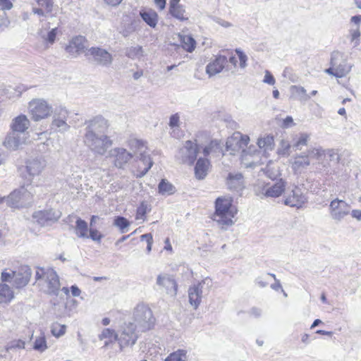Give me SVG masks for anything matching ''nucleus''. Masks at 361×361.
<instances>
[{
    "label": "nucleus",
    "mask_w": 361,
    "mask_h": 361,
    "mask_svg": "<svg viewBox=\"0 0 361 361\" xmlns=\"http://www.w3.org/2000/svg\"><path fill=\"white\" fill-rule=\"evenodd\" d=\"M84 145L94 154L104 155L113 145L108 135L109 124L102 116H96L85 121Z\"/></svg>",
    "instance_id": "1"
},
{
    "label": "nucleus",
    "mask_w": 361,
    "mask_h": 361,
    "mask_svg": "<svg viewBox=\"0 0 361 361\" xmlns=\"http://www.w3.org/2000/svg\"><path fill=\"white\" fill-rule=\"evenodd\" d=\"M232 202V198L228 196L219 197L215 201L213 220L222 228H226L234 224L233 219L237 213V209Z\"/></svg>",
    "instance_id": "2"
},
{
    "label": "nucleus",
    "mask_w": 361,
    "mask_h": 361,
    "mask_svg": "<svg viewBox=\"0 0 361 361\" xmlns=\"http://www.w3.org/2000/svg\"><path fill=\"white\" fill-rule=\"evenodd\" d=\"M47 167L46 159L40 156L30 157L24 161V165L18 167L19 176L27 186L32 185L35 178L42 175Z\"/></svg>",
    "instance_id": "3"
},
{
    "label": "nucleus",
    "mask_w": 361,
    "mask_h": 361,
    "mask_svg": "<svg viewBox=\"0 0 361 361\" xmlns=\"http://www.w3.org/2000/svg\"><path fill=\"white\" fill-rule=\"evenodd\" d=\"M35 279L42 291L49 295L59 294L61 284L59 277L54 269L38 267L36 270Z\"/></svg>",
    "instance_id": "4"
},
{
    "label": "nucleus",
    "mask_w": 361,
    "mask_h": 361,
    "mask_svg": "<svg viewBox=\"0 0 361 361\" xmlns=\"http://www.w3.org/2000/svg\"><path fill=\"white\" fill-rule=\"evenodd\" d=\"M330 66L325 70V73L337 78L345 77L353 66V64L348 62L347 55L338 51L331 53Z\"/></svg>",
    "instance_id": "5"
},
{
    "label": "nucleus",
    "mask_w": 361,
    "mask_h": 361,
    "mask_svg": "<svg viewBox=\"0 0 361 361\" xmlns=\"http://www.w3.org/2000/svg\"><path fill=\"white\" fill-rule=\"evenodd\" d=\"M133 323L137 331L145 332L151 329L154 324V318L150 308L144 304L137 305L133 312Z\"/></svg>",
    "instance_id": "6"
},
{
    "label": "nucleus",
    "mask_w": 361,
    "mask_h": 361,
    "mask_svg": "<svg viewBox=\"0 0 361 361\" xmlns=\"http://www.w3.org/2000/svg\"><path fill=\"white\" fill-rule=\"evenodd\" d=\"M128 146L134 156H137L140 161L145 166L144 169L137 175L138 177L144 176L153 165L151 158L146 154L147 147L145 143L140 140L133 138L128 141Z\"/></svg>",
    "instance_id": "7"
},
{
    "label": "nucleus",
    "mask_w": 361,
    "mask_h": 361,
    "mask_svg": "<svg viewBox=\"0 0 361 361\" xmlns=\"http://www.w3.org/2000/svg\"><path fill=\"white\" fill-rule=\"evenodd\" d=\"M26 185L14 190L5 200L8 206L14 209L28 207L32 202V195L25 188Z\"/></svg>",
    "instance_id": "8"
},
{
    "label": "nucleus",
    "mask_w": 361,
    "mask_h": 361,
    "mask_svg": "<svg viewBox=\"0 0 361 361\" xmlns=\"http://www.w3.org/2000/svg\"><path fill=\"white\" fill-rule=\"evenodd\" d=\"M212 286V279L206 278L190 287L188 289L189 302L194 309H197L199 307L202 302L203 294L208 293Z\"/></svg>",
    "instance_id": "9"
},
{
    "label": "nucleus",
    "mask_w": 361,
    "mask_h": 361,
    "mask_svg": "<svg viewBox=\"0 0 361 361\" xmlns=\"http://www.w3.org/2000/svg\"><path fill=\"white\" fill-rule=\"evenodd\" d=\"M212 286V279L206 278L190 287L188 289L189 302L194 309H197L199 307L202 302L203 294L208 293Z\"/></svg>",
    "instance_id": "10"
},
{
    "label": "nucleus",
    "mask_w": 361,
    "mask_h": 361,
    "mask_svg": "<svg viewBox=\"0 0 361 361\" xmlns=\"http://www.w3.org/2000/svg\"><path fill=\"white\" fill-rule=\"evenodd\" d=\"M212 286V279L206 278L190 287L188 289L189 302L194 309H197L199 307L202 302L203 294L208 293Z\"/></svg>",
    "instance_id": "11"
},
{
    "label": "nucleus",
    "mask_w": 361,
    "mask_h": 361,
    "mask_svg": "<svg viewBox=\"0 0 361 361\" xmlns=\"http://www.w3.org/2000/svg\"><path fill=\"white\" fill-rule=\"evenodd\" d=\"M28 111L34 121H39L49 116L52 106L42 99H34L28 104Z\"/></svg>",
    "instance_id": "12"
},
{
    "label": "nucleus",
    "mask_w": 361,
    "mask_h": 361,
    "mask_svg": "<svg viewBox=\"0 0 361 361\" xmlns=\"http://www.w3.org/2000/svg\"><path fill=\"white\" fill-rule=\"evenodd\" d=\"M137 326L132 322H126L121 327L120 334H118V342L120 350L123 348L132 346L137 340L138 333Z\"/></svg>",
    "instance_id": "13"
},
{
    "label": "nucleus",
    "mask_w": 361,
    "mask_h": 361,
    "mask_svg": "<svg viewBox=\"0 0 361 361\" xmlns=\"http://www.w3.org/2000/svg\"><path fill=\"white\" fill-rule=\"evenodd\" d=\"M85 56L99 66L109 67L113 62V56L107 50L99 47L88 49Z\"/></svg>",
    "instance_id": "14"
},
{
    "label": "nucleus",
    "mask_w": 361,
    "mask_h": 361,
    "mask_svg": "<svg viewBox=\"0 0 361 361\" xmlns=\"http://www.w3.org/2000/svg\"><path fill=\"white\" fill-rule=\"evenodd\" d=\"M350 205L343 200L335 198L331 201L329 212L332 220L338 223L350 213Z\"/></svg>",
    "instance_id": "15"
},
{
    "label": "nucleus",
    "mask_w": 361,
    "mask_h": 361,
    "mask_svg": "<svg viewBox=\"0 0 361 361\" xmlns=\"http://www.w3.org/2000/svg\"><path fill=\"white\" fill-rule=\"evenodd\" d=\"M307 197L298 186L288 190L284 195V204L291 207L301 208L307 202Z\"/></svg>",
    "instance_id": "16"
},
{
    "label": "nucleus",
    "mask_w": 361,
    "mask_h": 361,
    "mask_svg": "<svg viewBox=\"0 0 361 361\" xmlns=\"http://www.w3.org/2000/svg\"><path fill=\"white\" fill-rule=\"evenodd\" d=\"M198 152V145L191 140H188L179 149L176 157L180 162L192 165L197 158Z\"/></svg>",
    "instance_id": "17"
},
{
    "label": "nucleus",
    "mask_w": 361,
    "mask_h": 361,
    "mask_svg": "<svg viewBox=\"0 0 361 361\" xmlns=\"http://www.w3.org/2000/svg\"><path fill=\"white\" fill-rule=\"evenodd\" d=\"M156 285L158 290L172 297L177 295L178 285L174 278L168 274H160L157 277Z\"/></svg>",
    "instance_id": "18"
},
{
    "label": "nucleus",
    "mask_w": 361,
    "mask_h": 361,
    "mask_svg": "<svg viewBox=\"0 0 361 361\" xmlns=\"http://www.w3.org/2000/svg\"><path fill=\"white\" fill-rule=\"evenodd\" d=\"M61 212L53 209L36 211L32 214L33 219L40 226H49L59 220Z\"/></svg>",
    "instance_id": "19"
},
{
    "label": "nucleus",
    "mask_w": 361,
    "mask_h": 361,
    "mask_svg": "<svg viewBox=\"0 0 361 361\" xmlns=\"http://www.w3.org/2000/svg\"><path fill=\"white\" fill-rule=\"evenodd\" d=\"M250 142L249 136L242 135L240 133H235L233 135L228 138L226 141V149L231 151V154H234L240 150L245 149Z\"/></svg>",
    "instance_id": "20"
},
{
    "label": "nucleus",
    "mask_w": 361,
    "mask_h": 361,
    "mask_svg": "<svg viewBox=\"0 0 361 361\" xmlns=\"http://www.w3.org/2000/svg\"><path fill=\"white\" fill-rule=\"evenodd\" d=\"M68 111L63 108L56 109L51 122V128L60 133H65L70 129V126L66 123Z\"/></svg>",
    "instance_id": "21"
},
{
    "label": "nucleus",
    "mask_w": 361,
    "mask_h": 361,
    "mask_svg": "<svg viewBox=\"0 0 361 361\" xmlns=\"http://www.w3.org/2000/svg\"><path fill=\"white\" fill-rule=\"evenodd\" d=\"M87 50V40L84 37L80 35L73 38L66 47V52L73 57H76L82 53L85 54Z\"/></svg>",
    "instance_id": "22"
},
{
    "label": "nucleus",
    "mask_w": 361,
    "mask_h": 361,
    "mask_svg": "<svg viewBox=\"0 0 361 361\" xmlns=\"http://www.w3.org/2000/svg\"><path fill=\"white\" fill-rule=\"evenodd\" d=\"M27 135L11 130L4 142V145L10 150H17L26 143Z\"/></svg>",
    "instance_id": "23"
},
{
    "label": "nucleus",
    "mask_w": 361,
    "mask_h": 361,
    "mask_svg": "<svg viewBox=\"0 0 361 361\" xmlns=\"http://www.w3.org/2000/svg\"><path fill=\"white\" fill-rule=\"evenodd\" d=\"M259 151H257L255 147H250L247 149H243L241 154L242 164L246 168H253L261 164L260 162Z\"/></svg>",
    "instance_id": "24"
},
{
    "label": "nucleus",
    "mask_w": 361,
    "mask_h": 361,
    "mask_svg": "<svg viewBox=\"0 0 361 361\" xmlns=\"http://www.w3.org/2000/svg\"><path fill=\"white\" fill-rule=\"evenodd\" d=\"M110 156L114 157V165L123 169L125 165L133 157L131 152L123 147H115L110 151Z\"/></svg>",
    "instance_id": "25"
},
{
    "label": "nucleus",
    "mask_w": 361,
    "mask_h": 361,
    "mask_svg": "<svg viewBox=\"0 0 361 361\" xmlns=\"http://www.w3.org/2000/svg\"><path fill=\"white\" fill-rule=\"evenodd\" d=\"M54 4L51 0H36L32 4V12L37 15L38 18H46L52 11Z\"/></svg>",
    "instance_id": "26"
},
{
    "label": "nucleus",
    "mask_w": 361,
    "mask_h": 361,
    "mask_svg": "<svg viewBox=\"0 0 361 361\" xmlns=\"http://www.w3.org/2000/svg\"><path fill=\"white\" fill-rule=\"evenodd\" d=\"M30 121L27 117L24 114H20L12 120L10 128L12 131L26 134L27 135V130L30 128Z\"/></svg>",
    "instance_id": "27"
},
{
    "label": "nucleus",
    "mask_w": 361,
    "mask_h": 361,
    "mask_svg": "<svg viewBox=\"0 0 361 361\" xmlns=\"http://www.w3.org/2000/svg\"><path fill=\"white\" fill-rule=\"evenodd\" d=\"M227 63V58L225 56L219 55L215 59L209 62L206 66V73L209 77H212L220 73Z\"/></svg>",
    "instance_id": "28"
},
{
    "label": "nucleus",
    "mask_w": 361,
    "mask_h": 361,
    "mask_svg": "<svg viewBox=\"0 0 361 361\" xmlns=\"http://www.w3.org/2000/svg\"><path fill=\"white\" fill-rule=\"evenodd\" d=\"M227 185L231 190L240 192L245 188L243 176L240 173H229L227 179Z\"/></svg>",
    "instance_id": "29"
},
{
    "label": "nucleus",
    "mask_w": 361,
    "mask_h": 361,
    "mask_svg": "<svg viewBox=\"0 0 361 361\" xmlns=\"http://www.w3.org/2000/svg\"><path fill=\"white\" fill-rule=\"evenodd\" d=\"M210 163L207 159L200 158L195 166V175L199 180L204 179L208 173Z\"/></svg>",
    "instance_id": "30"
},
{
    "label": "nucleus",
    "mask_w": 361,
    "mask_h": 361,
    "mask_svg": "<svg viewBox=\"0 0 361 361\" xmlns=\"http://www.w3.org/2000/svg\"><path fill=\"white\" fill-rule=\"evenodd\" d=\"M180 0H171L169 6V12L174 18L180 20H186L188 17L186 16L185 11L183 6L179 4Z\"/></svg>",
    "instance_id": "31"
},
{
    "label": "nucleus",
    "mask_w": 361,
    "mask_h": 361,
    "mask_svg": "<svg viewBox=\"0 0 361 361\" xmlns=\"http://www.w3.org/2000/svg\"><path fill=\"white\" fill-rule=\"evenodd\" d=\"M310 164L308 156L306 154L297 155L292 162V169L296 173H301Z\"/></svg>",
    "instance_id": "32"
},
{
    "label": "nucleus",
    "mask_w": 361,
    "mask_h": 361,
    "mask_svg": "<svg viewBox=\"0 0 361 361\" xmlns=\"http://www.w3.org/2000/svg\"><path fill=\"white\" fill-rule=\"evenodd\" d=\"M142 19L151 27H155L158 22V15L152 9L142 10L140 12Z\"/></svg>",
    "instance_id": "33"
},
{
    "label": "nucleus",
    "mask_w": 361,
    "mask_h": 361,
    "mask_svg": "<svg viewBox=\"0 0 361 361\" xmlns=\"http://www.w3.org/2000/svg\"><path fill=\"white\" fill-rule=\"evenodd\" d=\"M285 190V183L281 180L272 186L264 189V195L267 197H279Z\"/></svg>",
    "instance_id": "34"
},
{
    "label": "nucleus",
    "mask_w": 361,
    "mask_h": 361,
    "mask_svg": "<svg viewBox=\"0 0 361 361\" xmlns=\"http://www.w3.org/2000/svg\"><path fill=\"white\" fill-rule=\"evenodd\" d=\"M30 274V270L28 268H26L23 275L19 272H13V279L15 286L17 288L26 286L29 281Z\"/></svg>",
    "instance_id": "35"
},
{
    "label": "nucleus",
    "mask_w": 361,
    "mask_h": 361,
    "mask_svg": "<svg viewBox=\"0 0 361 361\" xmlns=\"http://www.w3.org/2000/svg\"><path fill=\"white\" fill-rule=\"evenodd\" d=\"M99 338L101 341L104 340V347L106 348L110 343L118 341V334L114 330L106 328L99 335Z\"/></svg>",
    "instance_id": "36"
},
{
    "label": "nucleus",
    "mask_w": 361,
    "mask_h": 361,
    "mask_svg": "<svg viewBox=\"0 0 361 361\" xmlns=\"http://www.w3.org/2000/svg\"><path fill=\"white\" fill-rule=\"evenodd\" d=\"M177 38L181 47L188 52H192L195 48V41L190 35L178 34Z\"/></svg>",
    "instance_id": "37"
},
{
    "label": "nucleus",
    "mask_w": 361,
    "mask_h": 361,
    "mask_svg": "<svg viewBox=\"0 0 361 361\" xmlns=\"http://www.w3.org/2000/svg\"><path fill=\"white\" fill-rule=\"evenodd\" d=\"M291 97L301 102H306L310 99V96L307 94L306 90L302 86L292 85L290 87Z\"/></svg>",
    "instance_id": "38"
},
{
    "label": "nucleus",
    "mask_w": 361,
    "mask_h": 361,
    "mask_svg": "<svg viewBox=\"0 0 361 361\" xmlns=\"http://www.w3.org/2000/svg\"><path fill=\"white\" fill-rule=\"evenodd\" d=\"M257 145L260 149H263L264 152L272 150L274 147V137L271 135H267L259 137Z\"/></svg>",
    "instance_id": "39"
},
{
    "label": "nucleus",
    "mask_w": 361,
    "mask_h": 361,
    "mask_svg": "<svg viewBox=\"0 0 361 361\" xmlns=\"http://www.w3.org/2000/svg\"><path fill=\"white\" fill-rule=\"evenodd\" d=\"M87 224L85 221L78 219L75 225V234L78 238H89Z\"/></svg>",
    "instance_id": "40"
},
{
    "label": "nucleus",
    "mask_w": 361,
    "mask_h": 361,
    "mask_svg": "<svg viewBox=\"0 0 361 361\" xmlns=\"http://www.w3.org/2000/svg\"><path fill=\"white\" fill-rule=\"evenodd\" d=\"M13 298V293L6 284H0V304L8 303Z\"/></svg>",
    "instance_id": "41"
},
{
    "label": "nucleus",
    "mask_w": 361,
    "mask_h": 361,
    "mask_svg": "<svg viewBox=\"0 0 361 361\" xmlns=\"http://www.w3.org/2000/svg\"><path fill=\"white\" fill-rule=\"evenodd\" d=\"M113 225L119 228L121 233H124L128 231V228L130 225V221L123 216H116Z\"/></svg>",
    "instance_id": "42"
},
{
    "label": "nucleus",
    "mask_w": 361,
    "mask_h": 361,
    "mask_svg": "<svg viewBox=\"0 0 361 361\" xmlns=\"http://www.w3.org/2000/svg\"><path fill=\"white\" fill-rule=\"evenodd\" d=\"M159 192L161 195H172L176 192L175 187L165 179H162L159 184Z\"/></svg>",
    "instance_id": "43"
},
{
    "label": "nucleus",
    "mask_w": 361,
    "mask_h": 361,
    "mask_svg": "<svg viewBox=\"0 0 361 361\" xmlns=\"http://www.w3.org/2000/svg\"><path fill=\"white\" fill-rule=\"evenodd\" d=\"M187 351L185 350L179 349L171 353L164 361H186Z\"/></svg>",
    "instance_id": "44"
},
{
    "label": "nucleus",
    "mask_w": 361,
    "mask_h": 361,
    "mask_svg": "<svg viewBox=\"0 0 361 361\" xmlns=\"http://www.w3.org/2000/svg\"><path fill=\"white\" fill-rule=\"evenodd\" d=\"M126 56L132 59H140L143 56V49L140 46L130 47L126 51Z\"/></svg>",
    "instance_id": "45"
},
{
    "label": "nucleus",
    "mask_w": 361,
    "mask_h": 361,
    "mask_svg": "<svg viewBox=\"0 0 361 361\" xmlns=\"http://www.w3.org/2000/svg\"><path fill=\"white\" fill-rule=\"evenodd\" d=\"M310 139V135L307 133H301L298 137V140L293 145V148L295 150H300L303 146L307 145V142Z\"/></svg>",
    "instance_id": "46"
},
{
    "label": "nucleus",
    "mask_w": 361,
    "mask_h": 361,
    "mask_svg": "<svg viewBox=\"0 0 361 361\" xmlns=\"http://www.w3.org/2000/svg\"><path fill=\"white\" fill-rule=\"evenodd\" d=\"M220 147L216 140H213L203 149V154L205 157L219 152Z\"/></svg>",
    "instance_id": "47"
},
{
    "label": "nucleus",
    "mask_w": 361,
    "mask_h": 361,
    "mask_svg": "<svg viewBox=\"0 0 361 361\" xmlns=\"http://www.w3.org/2000/svg\"><path fill=\"white\" fill-rule=\"evenodd\" d=\"M273 165H274V164L270 162L266 166L265 172L267 173V176L269 178H271L272 180H274V179H276L280 175V173H279L278 167H275Z\"/></svg>",
    "instance_id": "48"
},
{
    "label": "nucleus",
    "mask_w": 361,
    "mask_h": 361,
    "mask_svg": "<svg viewBox=\"0 0 361 361\" xmlns=\"http://www.w3.org/2000/svg\"><path fill=\"white\" fill-rule=\"evenodd\" d=\"M325 154V151L321 148H313L312 149H309L307 151V156H308V159L310 158L316 159L320 160L322 157Z\"/></svg>",
    "instance_id": "49"
},
{
    "label": "nucleus",
    "mask_w": 361,
    "mask_h": 361,
    "mask_svg": "<svg viewBox=\"0 0 361 361\" xmlns=\"http://www.w3.org/2000/svg\"><path fill=\"white\" fill-rule=\"evenodd\" d=\"M148 210L147 204L145 202H141L140 205L137 208L136 211V216L135 219L137 220L142 219L144 220V217L147 214Z\"/></svg>",
    "instance_id": "50"
},
{
    "label": "nucleus",
    "mask_w": 361,
    "mask_h": 361,
    "mask_svg": "<svg viewBox=\"0 0 361 361\" xmlns=\"http://www.w3.org/2000/svg\"><path fill=\"white\" fill-rule=\"evenodd\" d=\"M66 326L54 324L51 327V333L56 337H60L66 333Z\"/></svg>",
    "instance_id": "51"
},
{
    "label": "nucleus",
    "mask_w": 361,
    "mask_h": 361,
    "mask_svg": "<svg viewBox=\"0 0 361 361\" xmlns=\"http://www.w3.org/2000/svg\"><path fill=\"white\" fill-rule=\"evenodd\" d=\"M169 126L173 129L171 134L176 136V130L179 126V116L176 114L170 117Z\"/></svg>",
    "instance_id": "52"
},
{
    "label": "nucleus",
    "mask_w": 361,
    "mask_h": 361,
    "mask_svg": "<svg viewBox=\"0 0 361 361\" xmlns=\"http://www.w3.org/2000/svg\"><path fill=\"white\" fill-rule=\"evenodd\" d=\"M269 281V275L265 274L263 276H259L256 278L255 283L260 288H265L268 286Z\"/></svg>",
    "instance_id": "53"
},
{
    "label": "nucleus",
    "mask_w": 361,
    "mask_h": 361,
    "mask_svg": "<svg viewBox=\"0 0 361 361\" xmlns=\"http://www.w3.org/2000/svg\"><path fill=\"white\" fill-rule=\"evenodd\" d=\"M350 40L354 42V46H357L360 42V32L357 27L356 29H351L350 30Z\"/></svg>",
    "instance_id": "54"
},
{
    "label": "nucleus",
    "mask_w": 361,
    "mask_h": 361,
    "mask_svg": "<svg viewBox=\"0 0 361 361\" xmlns=\"http://www.w3.org/2000/svg\"><path fill=\"white\" fill-rule=\"evenodd\" d=\"M34 348L37 350L43 351L47 348L46 341L44 338H38L35 340Z\"/></svg>",
    "instance_id": "55"
},
{
    "label": "nucleus",
    "mask_w": 361,
    "mask_h": 361,
    "mask_svg": "<svg viewBox=\"0 0 361 361\" xmlns=\"http://www.w3.org/2000/svg\"><path fill=\"white\" fill-rule=\"evenodd\" d=\"M25 348V342L20 339L13 341L10 343L8 349H23Z\"/></svg>",
    "instance_id": "56"
},
{
    "label": "nucleus",
    "mask_w": 361,
    "mask_h": 361,
    "mask_svg": "<svg viewBox=\"0 0 361 361\" xmlns=\"http://www.w3.org/2000/svg\"><path fill=\"white\" fill-rule=\"evenodd\" d=\"M89 232V238L94 241L100 242L103 238V235L97 229L90 228Z\"/></svg>",
    "instance_id": "57"
},
{
    "label": "nucleus",
    "mask_w": 361,
    "mask_h": 361,
    "mask_svg": "<svg viewBox=\"0 0 361 361\" xmlns=\"http://www.w3.org/2000/svg\"><path fill=\"white\" fill-rule=\"evenodd\" d=\"M235 52L238 54L240 60V66L241 68H245L246 66V61L247 59V56L243 53V51L239 49H235Z\"/></svg>",
    "instance_id": "58"
},
{
    "label": "nucleus",
    "mask_w": 361,
    "mask_h": 361,
    "mask_svg": "<svg viewBox=\"0 0 361 361\" xmlns=\"http://www.w3.org/2000/svg\"><path fill=\"white\" fill-rule=\"evenodd\" d=\"M57 32H58V28L57 27H55V28H53L51 29L47 34V38H46V40L50 43V44H53L54 42H55V39H56V35H57Z\"/></svg>",
    "instance_id": "59"
},
{
    "label": "nucleus",
    "mask_w": 361,
    "mask_h": 361,
    "mask_svg": "<svg viewBox=\"0 0 361 361\" xmlns=\"http://www.w3.org/2000/svg\"><path fill=\"white\" fill-rule=\"evenodd\" d=\"M6 91L7 92L6 94H8V97L9 99H13L15 97H19L21 94L22 90H16L14 88H9L6 89Z\"/></svg>",
    "instance_id": "60"
},
{
    "label": "nucleus",
    "mask_w": 361,
    "mask_h": 361,
    "mask_svg": "<svg viewBox=\"0 0 361 361\" xmlns=\"http://www.w3.org/2000/svg\"><path fill=\"white\" fill-rule=\"evenodd\" d=\"M263 82L271 85H274L275 79L269 71H265V75Z\"/></svg>",
    "instance_id": "61"
},
{
    "label": "nucleus",
    "mask_w": 361,
    "mask_h": 361,
    "mask_svg": "<svg viewBox=\"0 0 361 361\" xmlns=\"http://www.w3.org/2000/svg\"><path fill=\"white\" fill-rule=\"evenodd\" d=\"M290 147V145L286 141H281V149H279V153L281 154H288V150Z\"/></svg>",
    "instance_id": "62"
},
{
    "label": "nucleus",
    "mask_w": 361,
    "mask_h": 361,
    "mask_svg": "<svg viewBox=\"0 0 361 361\" xmlns=\"http://www.w3.org/2000/svg\"><path fill=\"white\" fill-rule=\"evenodd\" d=\"M1 11L9 10L13 7V4L10 0H0Z\"/></svg>",
    "instance_id": "63"
},
{
    "label": "nucleus",
    "mask_w": 361,
    "mask_h": 361,
    "mask_svg": "<svg viewBox=\"0 0 361 361\" xmlns=\"http://www.w3.org/2000/svg\"><path fill=\"white\" fill-rule=\"evenodd\" d=\"M7 21L6 13L4 11H0V31L6 26Z\"/></svg>",
    "instance_id": "64"
}]
</instances>
